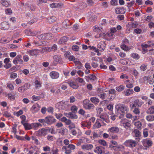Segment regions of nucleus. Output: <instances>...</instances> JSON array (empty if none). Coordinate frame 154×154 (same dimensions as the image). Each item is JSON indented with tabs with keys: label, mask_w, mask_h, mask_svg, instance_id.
Listing matches in <instances>:
<instances>
[{
	"label": "nucleus",
	"mask_w": 154,
	"mask_h": 154,
	"mask_svg": "<svg viewBox=\"0 0 154 154\" xmlns=\"http://www.w3.org/2000/svg\"><path fill=\"white\" fill-rule=\"evenodd\" d=\"M133 92V91L132 89H129L125 90L123 93L125 96H128L132 94Z\"/></svg>",
	"instance_id": "nucleus-24"
},
{
	"label": "nucleus",
	"mask_w": 154,
	"mask_h": 154,
	"mask_svg": "<svg viewBox=\"0 0 154 154\" xmlns=\"http://www.w3.org/2000/svg\"><path fill=\"white\" fill-rule=\"evenodd\" d=\"M113 105L112 104H109L107 106V109L110 111L111 113H113Z\"/></svg>",
	"instance_id": "nucleus-55"
},
{
	"label": "nucleus",
	"mask_w": 154,
	"mask_h": 154,
	"mask_svg": "<svg viewBox=\"0 0 154 154\" xmlns=\"http://www.w3.org/2000/svg\"><path fill=\"white\" fill-rule=\"evenodd\" d=\"M142 143L143 146L146 148H149L151 146L152 144V141L149 139H145L143 140Z\"/></svg>",
	"instance_id": "nucleus-5"
},
{
	"label": "nucleus",
	"mask_w": 154,
	"mask_h": 154,
	"mask_svg": "<svg viewBox=\"0 0 154 154\" xmlns=\"http://www.w3.org/2000/svg\"><path fill=\"white\" fill-rule=\"evenodd\" d=\"M134 137L136 138H140L139 137L141 136V132L138 129H135L133 131Z\"/></svg>",
	"instance_id": "nucleus-26"
},
{
	"label": "nucleus",
	"mask_w": 154,
	"mask_h": 154,
	"mask_svg": "<svg viewBox=\"0 0 154 154\" xmlns=\"http://www.w3.org/2000/svg\"><path fill=\"white\" fill-rule=\"evenodd\" d=\"M56 119L54 117L51 116H47L46 117V122L47 125H51L56 122Z\"/></svg>",
	"instance_id": "nucleus-6"
},
{
	"label": "nucleus",
	"mask_w": 154,
	"mask_h": 154,
	"mask_svg": "<svg viewBox=\"0 0 154 154\" xmlns=\"http://www.w3.org/2000/svg\"><path fill=\"white\" fill-rule=\"evenodd\" d=\"M115 12L117 14H124L125 12V10L123 7H120L115 9Z\"/></svg>",
	"instance_id": "nucleus-13"
},
{
	"label": "nucleus",
	"mask_w": 154,
	"mask_h": 154,
	"mask_svg": "<svg viewBox=\"0 0 154 154\" xmlns=\"http://www.w3.org/2000/svg\"><path fill=\"white\" fill-rule=\"evenodd\" d=\"M93 147V145L91 144H86L82 146V149L87 150H90Z\"/></svg>",
	"instance_id": "nucleus-20"
},
{
	"label": "nucleus",
	"mask_w": 154,
	"mask_h": 154,
	"mask_svg": "<svg viewBox=\"0 0 154 154\" xmlns=\"http://www.w3.org/2000/svg\"><path fill=\"white\" fill-rule=\"evenodd\" d=\"M53 59L54 60L58 63L62 64L63 63V61L60 56L58 55H55L53 57Z\"/></svg>",
	"instance_id": "nucleus-19"
},
{
	"label": "nucleus",
	"mask_w": 154,
	"mask_h": 154,
	"mask_svg": "<svg viewBox=\"0 0 154 154\" xmlns=\"http://www.w3.org/2000/svg\"><path fill=\"white\" fill-rule=\"evenodd\" d=\"M40 107L38 104H35L32 106L31 108V110L33 112H36L39 110Z\"/></svg>",
	"instance_id": "nucleus-22"
},
{
	"label": "nucleus",
	"mask_w": 154,
	"mask_h": 154,
	"mask_svg": "<svg viewBox=\"0 0 154 154\" xmlns=\"http://www.w3.org/2000/svg\"><path fill=\"white\" fill-rule=\"evenodd\" d=\"M0 2L3 5L6 7L10 5V3L4 0H2Z\"/></svg>",
	"instance_id": "nucleus-40"
},
{
	"label": "nucleus",
	"mask_w": 154,
	"mask_h": 154,
	"mask_svg": "<svg viewBox=\"0 0 154 154\" xmlns=\"http://www.w3.org/2000/svg\"><path fill=\"white\" fill-rule=\"evenodd\" d=\"M47 21L50 23H51L55 22L57 20V18L54 16L49 17L47 18Z\"/></svg>",
	"instance_id": "nucleus-25"
},
{
	"label": "nucleus",
	"mask_w": 154,
	"mask_h": 154,
	"mask_svg": "<svg viewBox=\"0 0 154 154\" xmlns=\"http://www.w3.org/2000/svg\"><path fill=\"white\" fill-rule=\"evenodd\" d=\"M116 89L118 91L121 92L124 89L125 86L122 85H121L119 86L116 87Z\"/></svg>",
	"instance_id": "nucleus-39"
},
{
	"label": "nucleus",
	"mask_w": 154,
	"mask_h": 154,
	"mask_svg": "<svg viewBox=\"0 0 154 154\" xmlns=\"http://www.w3.org/2000/svg\"><path fill=\"white\" fill-rule=\"evenodd\" d=\"M68 40V38L67 37L64 36L58 42V43L60 44L64 43Z\"/></svg>",
	"instance_id": "nucleus-29"
},
{
	"label": "nucleus",
	"mask_w": 154,
	"mask_h": 154,
	"mask_svg": "<svg viewBox=\"0 0 154 154\" xmlns=\"http://www.w3.org/2000/svg\"><path fill=\"white\" fill-rule=\"evenodd\" d=\"M59 149L56 148H53L52 150L53 154H59Z\"/></svg>",
	"instance_id": "nucleus-56"
},
{
	"label": "nucleus",
	"mask_w": 154,
	"mask_h": 154,
	"mask_svg": "<svg viewBox=\"0 0 154 154\" xmlns=\"http://www.w3.org/2000/svg\"><path fill=\"white\" fill-rule=\"evenodd\" d=\"M0 27L2 29L5 30L8 29L9 26L8 22H3L1 23Z\"/></svg>",
	"instance_id": "nucleus-16"
},
{
	"label": "nucleus",
	"mask_w": 154,
	"mask_h": 154,
	"mask_svg": "<svg viewBox=\"0 0 154 154\" xmlns=\"http://www.w3.org/2000/svg\"><path fill=\"white\" fill-rule=\"evenodd\" d=\"M91 125L90 123L88 122H82L81 124V126L83 127H87L88 128H90Z\"/></svg>",
	"instance_id": "nucleus-37"
},
{
	"label": "nucleus",
	"mask_w": 154,
	"mask_h": 154,
	"mask_svg": "<svg viewBox=\"0 0 154 154\" xmlns=\"http://www.w3.org/2000/svg\"><path fill=\"white\" fill-rule=\"evenodd\" d=\"M64 83L68 84L70 87L74 89H77L79 87L78 85L72 79H68L66 80Z\"/></svg>",
	"instance_id": "nucleus-4"
},
{
	"label": "nucleus",
	"mask_w": 154,
	"mask_h": 154,
	"mask_svg": "<svg viewBox=\"0 0 154 154\" xmlns=\"http://www.w3.org/2000/svg\"><path fill=\"white\" fill-rule=\"evenodd\" d=\"M143 104V102L141 100H140L138 99L135 100L132 104V108L136 107V106L139 107H140Z\"/></svg>",
	"instance_id": "nucleus-10"
},
{
	"label": "nucleus",
	"mask_w": 154,
	"mask_h": 154,
	"mask_svg": "<svg viewBox=\"0 0 154 154\" xmlns=\"http://www.w3.org/2000/svg\"><path fill=\"white\" fill-rule=\"evenodd\" d=\"M42 53L47 52H49V47L42 48L39 50H38Z\"/></svg>",
	"instance_id": "nucleus-36"
},
{
	"label": "nucleus",
	"mask_w": 154,
	"mask_h": 154,
	"mask_svg": "<svg viewBox=\"0 0 154 154\" xmlns=\"http://www.w3.org/2000/svg\"><path fill=\"white\" fill-rule=\"evenodd\" d=\"M146 112L148 114H154V106H152L149 108L146 111Z\"/></svg>",
	"instance_id": "nucleus-28"
},
{
	"label": "nucleus",
	"mask_w": 154,
	"mask_h": 154,
	"mask_svg": "<svg viewBox=\"0 0 154 154\" xmlns=\"http://www.w3.org/2000/svg\"><path fill=\"white\" fill-rule=\"evenodd\" d=\"M148 130L146 128H145L143 130V136L144 137H146L148 136Z\"/></svg>",
	"instance_id": "nucleus-41"
},
{
	"label": "nucleus",
	"mask_w": 154,
	"mask_h": 154,
	"mask_svg": "<svg viewBox=\"0 0 154 154\" xmlns=\"http://www.w3.org/2000/svg\"><path fill=\"white\" fill-rule=\"evenodd\" d=\"M18 62L19 63H23V61L21 59V56L20 55H17L13 60V62L15 65L17 64Z\"/></svg>",
	"instance_id": "nucleus-9"
},
{
	"label": "nucleus",
	"mask_w": 154,
	"mask_h": 154,
	"mask_svg": "<svg viewBox=\"0 0 154 154\" xmlns=\"http://www.w3.org/2000/svg\"><path fill=\"white\" fill-rule=\"evenodd\" d=\"M45 34H42L37 36V37L40 40H45Z\"/></svg>",
	"instance_id": "nucleus-47"
},
{
	"label": "nucleus",
	"mask_w": 154,
	"mask_h": 154,
	"mask_svg": "<svg viewBox=\"0 0 154 154\" xmlns=\"http://www.w3.org/2000/svg\"><path fill=\"white\" fill-rule=\"evenodd\" d=\"M45 40H50L52 37V34L51 33L45 34Z\"/></svg>",
	"instance_id": "nucleus-46"
},
{
	"label": "nucleus",
	"mask_w": 154,
	"mask_h": 154,
	"mask_svg": "<svg viewBox=\"0 0 154 154\" xmlns=\"http://www.w3.org/2000/svg\"><path fill=\"white\" fill-rule=\"evenodd\" d=\"M72 48L73 50L75 51H78L79 49V47L77 45H73Z\"/></svg>",
	"instance_id": "nucleus-62"
},
{
	"label": "nucleus",
	"mask_w": 154,
	"mask_h": 154,
	"mask_svg": "<svg viewBox=\"0 0 154 154\" xmlns=\"http://www.w3.org/2000/svg\"><path fill=\"white\" fill-rule=\"evenodd\" d=\"M131 108L134 114L138 115L140 114V111L139 109L138 108H137L136 107H134V108H132L131 107Z\"/></svg>",
	"instance_id": "nucleus-32"
},
{
	"label": "nucleus",
	"mask_w": 154,
	"mask_h": 154,
	"mask_svg": "<svg viewBox=\"0 0 154 154\" xmlns=\"http://www.w3.org/2000/svg\"><path fill=\"white\" fill-rule=\"evenodd\" d=\"M40 122L43 124L44 126H46V117L44 119H40L38 120Z\"/></svg>",
	"instance_id": "nucleus-52"
},
{
	"label": "nucleus",
	"mask_w": 154,
	"mask_h": 154,
	"mask_svg": "<svg viewBox=\"0 0 154 154\" xmlns=\"http://www.w3.org/2000/svg\"><path fill=\"white\" fill-rule=\"evenodd\" d=\"M106 44L103 42H100L97 45V48L100 51H103L105 48Z\"/></svg>",
	"instance_id": "nucleus-15"
},
{
	"label": "nucleus",
	"mask_w": 154,
	"mask_h": 154,
	"mask_svg": "<svg viewBox=\"0 0 154 154\" xmlns=\"http://www.w3.org/2000/svg\"><path fill=\"white\" fill-rule=\"evenodd\" d=\"M99 117L101 119V121L103 122L105 121L107 123L109 122V120L107 119V116L106 115L101 114L99 116Z\"/></svg>",
	"instance_id": "nucleus-23"
},
{
	"label": "nucleus",
	"mask_w": 154,
	"mask_h": 154,
	"mask_svg": "<svg viewBox=\"0 0 154 154\" xmlns=\"http://www.w3.org/2000/svg\"><path fill=\"white\" fill-rule=\"evenodd\" d=\"M98 96L101 99L103 100L107 96V95L106 94V93H102L101 94H98Z\"/></svg>",
	"instance_id": "nucleus-49"
},
{
	"label": "nucleus",
	"mask_w": 154,
	"mask_h": 154,
	"mask_svg": "<svg viewBox=\"0 0 154 154\" xmlns=\"http://www.w3.org/2000/svg\"><path fill=\"white\" fill-rule=\"evenodd\" d=\"M83 106L86 109L93 110L95 108V106L93 104L90 103L88 100H85L83 101Z\"/></svg>",
	"instance_id": "nucleus-3"
},
{
	"label": "nucleus",
	"mask_w": 154,
	"mask_h": 154,
	"mask_svg": "<svg viewBox=\"0 0 154 154\" xmlns=\"http://www.w3.org/2000/svg\"><path fill=\"white\" fill-rule=\"evenodd\" d=\"M78 109V107L75 105L72 106L71 108L72 112L74 113L77 112Z\"/></svg>",
	"instance_id": "nucleus-45"
},
{
	"label": "nucleus",
	"mask_w": 154,
	"mask_h": 154,
	"mask_svg": "<svg viewBox=\"0 0 154 154\" xmlns=\"http://www.w3.org/2000/svg\"><path fill=\"white\" fill-rule=\"evenodd\" d=\"M28 54H29L30 56H36L37 55V52L36 50H31L27 51Z\"/></svg>",
	"instance_id": "nucleus-34"
},
{
	"label": "nucleus",
	"mask_w": 154,
	"mask_h": 154,
	"mask_svg": "<svg viewBox=\"0 0 154 154\" xmlns=\"http://www.w3.org/2000/svg\"><path fill=\"white\" fill-rule=\"evenodd\" d=\"M33 126L35 128H37L38 127H41L42 125L39 123H34L32 124Z\"/></svg>",
	"instance_id": "nucleus-58"
},
{
	"label": "nucleus",
	"mask_w": 154,
	"mask_h": 154,
	"mask_svg": "<svg viewBox=\"0 0 154 154\" xmlns=\"http://www.w3.org/2000/svg\"><path fill=\"white\" fill-rule=\"evenodd\" d=\"M115 108L117 112L120 114L122 113L121 116H123L128 111V106L122 104H118L116 106Z\"/></svg>",
	"instance_id": "nucleus-1"
},
{
	"label": "nucleus",
	"mask_w": 154,
	"mask_h": 154,
	"mask_svg": "<svg viewBox=\"0 0 154 154\" xmlns=\"http://www.w3.org/2000/svg\"><path fill=\"white\" fill-rule=\"evenodd\" d=\"M24 126L26 130H29L32 128L31 125L28 123L24 124Z\"/></svg>",
	"instance_id": "nucleus-50"
},
{
	"label": "nucleus",
	"mask_w": 154,
	"mask_h": 154,
	"mask_svg": "<svg viewBox=\"0 0 154 154\" xmlns=\"http://www.w3.org/2000/svg\"><path fill=\"white\" fill-rule=\"evenodd\" d=\"M48 127L45 128H42L38 131V135L40 136H45L48 132Z\"/></svg>",
	"instance_id": "nucleus-7"
},
{
	"label": "nucleus",
	"mask_w": 154,
	"mask_h": 154,
	"mask_svg": "<svg viewBox=\"0 0 154 154\" xmlns=\"http://www.w3.org/2000/svg\"><path fill=\"white\" fill-rule=\"evenodd\" d=\"M147 67V65L146 63H144L142 64L140 66V69L141 70L144 71H145Z\"/></svg>",
	"instance_id": "nucleus-48"
},
{
	"label": "nucleus",
	"mask_w": 154,
	"mask_h": 154,
	"mask_svg": "<svg viewBox=\"0 0 154 154\" xmlns=\"http://www.w3.org/2000/svg\"><path fill=\"white\" fill-rule=\"evenodd\" d=\"M67 147L69 148L70 149L74 150L75 149V146L73 144H70L68 145Z\"/></svg>",
	"instance_id": "nucleus-64"
},
{
	"label": "nucleus",
	"mask_w": 154,
	"mask_h": 154,
	"mask_svg": "<svg viewBox=\"0 0 154 154\" xmlns=\"http://www.w3.org/2000/svg\"><path fill=\"white\" fill-rule=\"evenodd\" d=\"M146 119L148 121L152 122L154 120V115H149L147 116Z\"/></svg>",
	"instance_id": "nucleus-35"
},
{
	"label": "nucleus",
	"mask_w": 154,
	"mask_h": 154,
	"mask_svg": "<svg viewBox=\"0 0 154 154\" xmlns=\"http://www.w3.org/2000/svg\"><path fill=\"white\" fill-rule=\"evenodd\" d=\"M121 48L125 51H128L130 49L125 44H122L121 46Z\"/></svg>",
	"instance_id": "nucleus-43"
},
{
	"label": "nucleus",
	"mask_w": 154,
	"mask_h": 154,
	"mask_svg": "<svg viewBox=\"0 0 154 154\" xmlns=\"http://www.w3.org/2000/svg\"><path fill=\"white\" fill-rule=\"evenodd\" d=\"M134 125L139 130L141 129V127L142 126V124L141 122L138 121L134 122Z\"/></svg>",
	"instance_id": "nucleus-31"
},
{
	"label": "nucleus",
	"mask_w": 154,
	"mask_h": 154,
	"mask_svg": "<svg viewBox=\"0 0 154 154\" xmlns=\"http://www.w3.org/2000/svg\"><path fill=\"white\" fill-rule=\"evenodd\" d=\"M85 79L87 82H89V80H90L92 82L95 80H97V78L95 75L93 74H90L88 76H85Z\"/></svg>",
	"instance_id": "nucleus-11"
},
{
	"label": "nucleus",
	"mask_w": 154,
	"mask_h": 154,
	"mask_svg": "<svg viewBox=\"0 0 154 154\" xmlns=\"http://www.w3.org/2000/svg\"><path fill=\"white\" fill-rule=\"evenodd\" d=\"M7 96L10 100H14L15 99V94L14 93L12 94L10 93L7 95Z\"/></svg>",
	"instance_id": "nucleus-33"
},
{
	"label": "nucleus",
	"mask_w": 154,
	"mask_h": 154,
	"mask_svg": "<svg viewBox=\"0 0 154 154\" xmlns=\"http://www.w3.org/2000/svg\"><path fill=\"white\" fill-rule=\"evenodd\" d=\"M97 91L98 94H101L103 92V89L102 88H97Z\"/></svg>",
	"instance_id": "nucleus-59"
},
{
	"label": "nucleus",
	"mask_w": 154,
	"mask_h": 154,
	"mask_svg": "<svg viewBox=\"0 0 154 154\" xmlns=\"http://www.w3.org/2000/svg\"><path fill=\"white\" fill-rule=\"evenodd\" d=\"M108 131L110 132L114 133H118L119 131V129L117 127H112L110 128Z\"/></svg>",
	"instance_id": "nucleus-21"
},
{
	"label": "nucleus",
	"mask_w": 154,
	"mask_h": 154,
	"mask_svg": "<svg viewBox=\"0 0 154 154\" xmlns=\"http://www.w3.org/2000/svg\"><path fill=\"white\" fill-rule=\"evenodd\" d=\"M90 100L95 105H97V103L99 102V99L95 97H91Z\"/></svg>",
	"instance_id": "nucleus-30"
},
{
	"label": "nucleus",
	"mask_w": 154,
	"mask_h": 154,
	"mask_svg": "<svg viewBox=\"0 0 154 154\" xmlns=\"http://www.w3.org/2000/svg\"><path fill=\"white\" fill-rule=\"evenodd\" d=\"M31 86V85L28 83H26L24 84L23 86L25 90L26 91L28 89H29Z\"/></svg>",
	"instance_id": "nucleus-51"
},
{
	"label": "nucleus",
	"mask_w": 154,
	"mask_h": 154,
	"mask_svg": "<svg viewBox=\"0 0 154 154\" xmlns=\"http://www.w3.org/2000/svg\"><path fill=\"white\" fill-rule=\"evenodd\" d=\"M65 115L67 117L72 119H77L78 116L75 113H72V112L65 113Z\"/></svg>",
	"instance_id": "nucleus-18"
},
{
	"label": "nucleus",
	"mask_w": 154,
	"mask_h": 154,
	"mask_svg": "<svg viewBox=\"0 0 154 154\" xmlns=\"http://www.w3.org/2000/svg\"><path fill=\"white\" fill-rule=\"evenodd\" d=\"M3 115L4 116L8 118L11 116V115L10 113L8 112L7 111H5L4 112Z\"/></svg>",
	"instance_id": "nucleus-60"
},
{
	"label": "nucleus",
	"mask_w": 154,
	"mask_h": 154,
	"mask_svg": "<svg viewBox=\"0 0 154 154\" xmlns=\"http://www.w3.org/2000/svg\"><path fill=\"white\" fill-rule=\"evenodd\" d=\"M32 98L34 100L36 101L39 100L41 98L39 96H35V95H33L32 96Z\"/></svg>",
	"instance_id": "nucleus-61"
},
{
	"label": "nucleus",
	"mask_w": 154,
	"mask_h": 154,
	"mask_svg": "<svg viewBox=\"0 0 154 154\" xmlns=\"http://www.w3.org/2000/svg\"><path fill=\"white\" fill-rule=\"evenodd\" d=\"M69 106L68 102L66 101H62L60 103V108L62 109H67Z\"/></svg>",
	"instance_id": "nucleus-12"
},
{
	"label": "nucleus",
	"mask_w": 154,
	"mask_h": 154,
	"mask_svg": "<svg viewBox=\"0 0 154 154\" xmlns=\"http://www.w3.org/2000/svg\"><path fill=\"white\" fill-rule=\"evenodd\" d=\"M98 142L100 144L103 145V146H105L107 145L106 142L104 140H99Z\"/></svg>",
	"instance_id": "nucleus-54"
},
{
	"label": "nucleus",
	"mask_w": 154,
	"mask_h": 154,
	"mask_svg": "<svg viewBox=\"0 0 154 154\" xmlns=\"http://www.w3.org/2000/svg\"><path fill=\"white\" fill-rule=\"evenodd\" d=\"M140 140V138H135V140L129 139L126 140L124 143V144L126 146L133 148L135 147L138 142Z\"/></svg>",
	"instance_id": "nucleus-2"
},
{
	"label": "nucleus",
	"mask_w": 154,
	"mask_h": 154,
	"mask_svg": "<svg viewBox=\"0 0 154 154\" xmlns=\"http://www.w3.org/2000/svg\"><path fill=\"white\" fill-rule=\"evenodd\" d=\"M154 45L153 43L151 44L150 45H148L146 44L143 43L142 44L141 46L142 48H147L151 46V45Z\"/></svg>",
	"instance_id": "nucleus-53"
},
{
	"label": "nucleus",
	"mask_w": 154,
	"mask_h": 154,
	"mask_svg": "<svg viewBox=\"0 0 154 154\" xmlns=\"http://www.w3.org/2000/svg\"><path fill=\"white\" fill-rule=\"evenodd\" d=\"M131 57L133 59L135 60H138L140 57L139 55L136 53H133L131 54Z\"/></svg>",
	"instance_id": "nucleus-38"
},
{
	"label": "nucleus",
	"mask_w": 154,
	"mask_h": 154,
	"mask_svg": "<svg viewBox=\"0 0 154 154\" xmlns=\"http://www.w3.org/2000/svg\"><path fill=\"white\" fill-rule=\"evenodd\" d=\"M49 51H55L57 50V45L54 44L51 47H49Z\"/></svg>",
	"instance_id": "nucleus-42"
},
{
	"label": "nucleus",
	"mask_w": 154,
	"mask_h": 154,
	"mask_svg": "<svg viewBox=\"0 0 154 154\" xmlns=\"http://www.w3.org/2000/svg\"><path fill=\"white\" fill-rule=\"evenodd\" d=\"M5 12L6 14L10 15L12 13V11L11 8H8L5 10Z\"/></svg>",
	"instance_id": "nucleus-57"
},
{
	"label": "nucleus",
	"mask_w": 154,
	"mask_h": 154,
	"mask_svg": "<svg viewBox=\"0 0 154 154\" xmlns=\"http://www.w3.org/2000/svg\"><path fill=\"white\" fill-rule=\"evenodd\" d=\"M122 126L126 128L130 127L131 125L130 123L128 122H125L122 123Z\"/></svg>",
	"instance_id": "nucleus-44"
},
{
	"label": "nucleus",
	"mask_w": 154,
	"mask_h": 154,
	"mask_svg": "<svg viewBox=\"0 0 154 154\" xmlns=\"http://www.w3.org/2000/svg\"><path fill=\"white\" fill-rule=\"evenodd\" d=\"M50 75L52 79H56L59 77V74L57 72L52 71L50 73Z\"/></svg>",
	"instance_id": "nucleus-14"
},
{
	"label": "nucleus",
	"mask_w": 154,
	"mask_h": 154,
	"mask_svg": "<svg viewBox=\"0 0 154 154\" xmlns=\"http://www.w3.org/2000/svg\"><path fill=\"white\" fill-rule=\"evenodd\" d=\"M72 23L68 20H65L62 23L63 28H67L68 27L72 24Z\"/></svg>",
	"instance_id": "nucleus-17"
},
{
	"label": "nucleus",
	"mask_w": 154,
	"mask_h": 154,
	"mask_svg": "<svg viewBox=\"0 0 154 154\" xmlns=\"http://www.w3.org/2000/svg\"><path fill=\"white\" fill-rule=\"evenodd\" d=\"M62 5L61 3H53L50 5V6L52 8H58Z\"/></svg>",
	"instance_id": "nucleus-27"
},
{
	"label": "nucleus",
	"mask_w": 154,
	"mask_h": 154,
	"mask_svg": "<svg viewBox=\"0 0 154 154\" xmlns=\"http://www.w3.org/2000/svg\"><path fill=\"white\" fill-rule=\"evenodd\" d=\"M63 28L60 24H56L53 26L52 28V31L54 32L60 31Z\"/></svg>",
	"instance_id": "nucleus-8"
},
{
	"label": "nucleus",
	"mask_w": 154,
	"mask_h": 154,
	"mask_svg": "<svg viewBox=\"0 0 154 154\" xmlns=\"http://www.w3.org/2000/svg\"><path fill=\"white\" fill-rule=\"evenodd\" d=\"M7 87L10 90H13L14 88L13 85L11 83L8 84Z\"/></svg>",
	"instance_id": "nucleus-63"
}]
</instances>
